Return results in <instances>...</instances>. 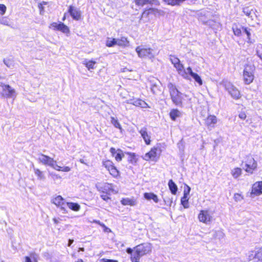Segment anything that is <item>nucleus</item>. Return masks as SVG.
Instances as JSON below:
<instances>
[{"label": "nucleus", "instance_id": "f257e3e1", "mask_svg": "<svg viewBox=\"0 0 262 262\" xmlns=\"http://www.w3.org/2000/svg\"><path fill=\"white\" fill-rule=\"evenodd\" d=\"M152 249V244L149 243H144L137 245L134 248V253L130 256L131 261L139 262L141 257L150 254Z\"/></svg>", "mask_w": 262, "mask_h": 262}, {"label": "nucleus", "instance_id": "f03ea898", "mask_svg": "<svg viewBox=\"0 0 262 262\" xmlns=\"http://www.w3.org/2000/svg\"><path fill=\"white\" fill-rule=\"evenodd\" d=\"M38 161L44 165L48 166L57 171L69 172L71 168L69 166L61 167L57 164V161L53 158L44 154H40L38 157Z\"/></svg>", "mask_w": 262, "mask_h": 262}, {"label": "nucleus", "instance_id": "7ed1b4c3", "mask_svg": "<svg viewBox=\"0 0 262 262\" xmlns=\"http://www.w3.org/2000/svg\"><path fill=\"white\" fill-rule=\"evenodd\" d=\"M167 86L173 103L177 105H181L182 104V94L171 83H168Z\"/></svg>", "mask_w": 262, "mask_h": 262}, {"label": "nucleus", "instance_id": "20e7f679", "mask_svg": "<svg viewBox=\"0 0 262 262\" xmlns=\"http://www.w3.org/2000/svg\"><path fill=\"white\" fill-rule=\"evenodd\" d=\"M221 84L222 85L228 93L234 99H239L241 97L239 91L227 80H223Z\"/></svg>", "mask_w": 262, "mask_h": 262}, {"label": "nucleus", "instance_id": "39448f33", "mask_svg": "<svg viewBox=\"0 0 262 262\" xmlns=\"http://www.w3.org/2000/svg\"><path fill=\"white\" fill-rule=\"evenodd\" d=\"M243 163H245V170L246 172L252 174L257 169V163L252 156L249 155L245 158Z\"/></svg>", "mask_w": 262, "mask_h": 262}, {"label": "nucleus", "instance_id": "423d86ee", "mask_svg": "<svg viewBox=\"0 0 262 262\" xmlns=\"http://www.w3.org/2000/svg\"><path fill=\"white\" fill-rule=\"evenodd\" d=\"M254 67L253 65L247 64L243 71V79L245 84H249L254 80Z\"/></svg>", "mask_w": 262, "mask_h": 262}, {"label": "nucleus", "instance_id": "0eeeda50", "mask_svg": "<svg viewBox=\"0 0 262 262\" xmlns=\"http://www.w3.org/2000/svg\"><path fill=\"white\" fill-rule=\"evenodd\" d=\"M246 255L248 262H262V247L249 251Z\"/></svg>", "mask_w": 262, "mask_h": 262}, {"label": "nucleus", "instance_id": "6e6552de", "mask_svg": "<svg viewBox=\"0 0 262 262\" xmlns=\"http://www.w3.org/2000/svg\"><path fill=\"white\" fill-rule=\"evenodd\" d=\"M136 51L139 57L141 58H148L152 59L155 57L156 54L153 49L146 48L143 46H138L136 48Z\"/></svg>", "mask_w": 262, "mask_h": 262}, {"label": "nucleus", "instance_id": "1a4fd4ad", "mask_svg": "<svg viewBox=\"0 0 262 262\" xmlns=\"http://www.w3.org/2000/svg\"><path fill=\"white\" fill-rule=\"evenodd\" d=\"M170 60L174 67L177 69L180 75L183 78L188 77L185 72L186 69H184L183 64L180 62V60L178 58L174 56H170Z\"/></svg>", "mask_w": 262, "mask_h": 262}, {"label": "nucleus", "instance_id": "9d476101", "mask_svg": "<svg viewBox=\"0 0 262 262\" xmlns=\"http://www.w3.org/2000/svg\"><path fill=\"white\" fill-rule=\"evenodd\" d=\"M161 151L159 147H154L144 156L143 159L146 161H157L161 154Z\"/></svg>", "mask_w": 262, "mask_h": 262}, {"label": "nucleus", "instance_id": "9b49d317", "mask_svg": "<svg viewBox=\"0 0 262 262\" xmlns=\"http://www.w3.org/2000/svg\"><path fill=\"white\" fill-rule=\"evenodd\" d=\"M102 165L113 177L117 178L119 176L120 172L114 166L112 161L108 160H103L102 161Z\"/></svg>", "mask_w": 262, "mask_h": 262}, {"label": "nucleus", "instance_id": "f8f14e48", "mask_svg": "<svg viewBox=\"0 0 262 262\" xmlns=\"http://www.w3.org/2000/svg\"><path fill=\"white\" fill-rule=\"evenodd\" d=\"M2 91L1 94L7 98H15L16 96V93L14 89L8 84H2Z\"/></svg>", "mask_w": 262, "mask_h": 262}, {"label": "nucleus", "instance_id": "ddd939ff", "mask_svg": "<svg viewBox=\"0 0 262 262\" xmlns=\"http://www.w3.org/2000/svg\"><path fill=\"white\" fill-rule=\"evenodd\" d=\"M96 187L99 191L103 193L111 194V193H117L118 192V190L115 189L112 184L106 183L102 185L98 184Z\"/></svg>", "mask_w": 262, "mask_h": 262}, {"label": "nucleus", "instance_id": "4468645a", "mask_svg": "<svg viewBox=\"0 0 262 262\" xmlns=\"http://www.w3.org/2000/svg\"><path fill=\"white\" fill-rule=\"evenodd\" d=\"M198 219L200 222L208 224L212 221V216L208 210H205L200 211Z\"/></svg>", "mask_w": 262, "mask_h": 262}, {"label": "nucleus", "instance_id": "2eb2a0df", "mask_svg": "<svg viewBox=\"0 0 262 262\" xmlns=\"http://www.w3.org/2000/svg\"><path fill=\"white\" fill-rule=\"evenodd\" d=\"M262 194V181L254 183L252 186L250 196L254 198Z\"/></svg>", "mask_w": 262, "mask_h": 262}, {"label": "nucleus", "instance_id": "dca6fc26", "mask_svg": "<svg viewBox=\"0 0 262 262\" xmlns=\"http://www.w3.org/2000/svg\"><path fill=\"white\" fill-rule=\"evenodd\" d=\"M186 74L187 75V78H184L187 80H190L192 77L194 81L197 82L199 86L203 84V81L201 77L196 73L192 72V69L190 67H188L186 69Z\"/></svg>", "mask_w": 262, "mask_h": 262}, {"label": "nucleus", "instance_id": "f3484780", "mask_svg": "<svg viewBox=\"0 0 262 262\" xmlns=\"http://www.w3.org/2000/svg\"><path fill=\"white\" fill-rule=\"evenodd\" d=\"M233 31L235 35L239 36L242 34V33L246 34L247 36V38L248 39V42H251L250 41V30L244 27H238L236 25H234L232 27Z\"/></svg>", "mask_w": 262, "mask_h": 262}, {"label": "nucleus", "instance_id": "a211bd4d", "mask_svg": "<svg viewBox=\"0 0 262 262\" xmlns=\"http://www.w3.org/2000/svg\"><path fill=\"white\" fill-rule=\"evenodd\" d=\"M125 102L127 103L132 104L136 106L140 107L143 108L149 107L146 102L140 99L135 98L133 97V98L126 100Z\"/></svg>", "mask_w": 262, "mask_h": 262}, {"label": "nucleus", "instance_id": "6ab92c4d", "mask_svg": "<svg viewBox=\"0 0 262 262\" xmlns=\"http://www.w3.org/2000/svg\"><path fill=\"white\" fill-rule=\"evenodd\" d=\"M50 28L60 31L63 33H69L70 32L68 27L62 23L59 24L53 23L50 25Z\"/></svg>", "mask_w": 262, "mask_h": 262}, {"label": "nucleus", "instance_id": "aec40b11", "mask_svg": "<svg viewBox=\"0 0 262 262\" xmlns=\"http://www.w3.org/2000/svg\"><path fill=\"white\" fill-rule=\"evenodd\" d=\"M52 202L56 206L60 207L63 212L65 213L66 212L65 206L67 202L64 201V199L61 195H58L54 198Z\"/></svg>", "mask_w": 262, "mask_h": 262}, {"label": "nucleus", "instance_id": "412c9836", "mask_svg": "<svg viewBox=\"0 0 262 262\" xmlns=\"http://www.w3.org/2000/svg\"><path fill=\"white\" fill-rule=\"evenodd\" d=\"M68 12L74 19L78 20L80 19L81 14V11L79 9L70 6L69 7Z\"/></svg>", "mask_w": 262, "mask_h": 262}, {"label": "nucleus", "instance_id": "4be33fe9", "mask_svg": "<svg viewBox=\"0 0 262 262\" xmlns=\"http://www.w3.org/2000/svg\"><path fill=\"white\" fill-rule=\"evenodd\" d=\"M243 11L244 13L249 17L253 19L254 17H256V10L255 9L251 8L249 7H244Z\"/></svg>", "mask_w": 262, "mask_h": 262}, {"label": "nucleus", "instance_id": "5701e85b", "mask_svg": "<svg viewBox=\"0 0 262 262\" xmlns=\"http://www.w3.org/2000/svg\"><path fill=\"white\" fill-rule=\"evenodd\" d=\"M217 119L214 115H209L206 120V124L208 127L213 128L217 123Z\"/></svg>", "mask_w": 262, "mask_h": 262}, {"label": "nucleus", "instance_id": "b1692460", "mask_svg": "<svg viewBox=\"0 0 262 262\" xmlns=\"http://www.w3.org/2000/svg\"><path fill=\"white\" fill-rule=\"evenodd\" d=\"M142 137L143 138L145 143L147 145L150 144V137L147 132V129L145 127L141 128L139 131Z\"/></svg>", "mask_w": 262, "mask_h": 262}, {"label": "nucleus", "instance_id": "393cba45", "mask_svg": "<svg viewBox=\"0 0 262 262\" xmlns=\"http://www.w3.org/2000/svg\"><path fill=\"white\" fill-rule=\"evenodd\" d=\"M82 64L84 65L89 71H91L95 68L96 62L93 60L85 59L82 61Z\"/></svg>", "mask_w": 262, "mask_h": 262}, {"label": "nucleus", "instance_id": "a878e982", "mask_svg": "<svg viewBox=\"0 0 262 262\" xmlns=\"http://www.w3.org/2000/svg\"><path fill=\"white\" fill-rule=\"evenodd\" d=\"M135 3L136 5L141 7L147 4H157L156 0H135Z\"/></svg>", "mask_w": 262, "mask_h": 262}, {"label": "nucleus", "instance_id": "bb28decb", "mask_svg": "<svg viewBox=\"0 0 262 262\" xmlns=\"http://www.w3.org/2000/svg\"><path fill=\"white\" fill-rule=\"evenodd\" d=\"M121 203L123 205L129 206H135L137 204L136 200L133 198H128L122 199L121 201Z\"/></svg>", "mask_w": 262, "mask_h": 262}, {"label": "nucleus", "instance_id": "cd10ccee", "mask_svg": "<svg viewBox=\"0 0 262 262\" xmlns=\"http://www.w3.org/2000/svg\"><path fill=\"white\" fill-rule=\"evenodd\" d=\"M242 174V169L239 167H235L231 170V174L235 179H238Z\"/></svg>", "mask_w": 262, "mask_h": 262}, {"label": "nucleus", "instance_id": "c85d7f7f", "mask_svg": "<svg viewBox=\"0 0 262 262\" xmlns=\"http://www.w3.org/2000/svg\"><path fill=\"white\" fill-rule=\"evenodd\" d=\"M129 41L127 40V38L125 37H121L120 38H117V45L125 47H127L129 45Z\"/></svg>", "mask_w": 262, "mask_h": 262}, {"label": "nucleus", "instance_id": "c756f323", "mask_svg": "<svg viewBox=\"0 0 262 262\" xmlns=\"http://www.w3.org/2000/svg\"><path fill=\"white\" fill-rule=\"evenodd\" d=\"M38 256L35 253H31L29 256H25L24 262H37Z\"/></svg>", "mask_w": 262, "mask_h": 262}, {"label": "nucleus", "instance_id": "7c9ffc66", "mask_svg": "<svg viewBox=\"0 0 262 262\" xmlns=\"http://www.w3.org/2000/svg\"><path fill=\"white\" fill-rule=\"evenodd\" d=\"M144 196L148 200H152L155 203H157L159 202L158 196L154 193H145Z\"/></svg>", "mask_w": 262, "mask_h": 262}, {"label": "nucleus", "instance_id": "2f4dec72", "mask_svg": "<svg viewBox=\"0 0 262 262\" xmlns=\"http://www.w3.org/2000/svg\"><path fill=\"white\" fill-rule=\"evenodd\" d=\"M33 170L35 174L37 176L38 180H45L46 179V177L43 171L36 168H34Z\"/></svg>", "mask_w": 262, "mask_h": 262}, {"label": "nucleus", "instance_id": "473e14b6", "mask_svg": "<svg viewBox=\"0 0 262 262\" xmlns=\"http://www.w3.org/2000/svg\"><path fill=\"white\" fill-rule=\"evenodd\" d=\"M66 206H67L70 209L75 211H78L80 209V205L75 203L67 202Z\"/></svg>", "mask_w": 262, "mask_h": 262}, {"label": "nucleus", "instance_id": "72a5a7b5", "mask_svg": "<svg viewBox=\"0 0 262 262\" xmlns=\"http://www.w3.org/2000/svg\"><path fill=\"white\" fill-rule=\"evenodd\" d=\"M181 115V112L177 109H172L169 114L170 118L173 121L176 120V118L179 117Z\"/></svg>", "mask_w": 262, "mask_h": 262}, {"label": "nucleus", "instance_id": "f704fd0d", "mask_svg": "<svg viewBox=\"0 0 262 262\" xmlns=\"http://www.w3.org/2000/svg\"><path fill=\"white\" fill-rule=\"evenodd\" d=\"M168 187L171 193L173 194H176L178 190V187L176 184L173 182L172 180H170L169 181Z\"/></svg>", "mask_w": 262, "mask_h": 262}, {"label": "nucleus", "instance_id": "c9c22d12", "mask_svg": "<svg viewBox=\"0 0 262 262\" xmlns=\"http://www.w3.org/2000/svg\"><path fill=\"white\" fill-rule=\"evenodd\" d=\"M49 174L55 183H57L58 181H61L62 179L61 177L55 172H49Z\"/></svg>", "mask_w": 262, "mask_h": 262}, {"label": "nucleus", "instance_id": "e433bc0d", "mask_svg": "<svg viewBox=\"0 0 262 262\" xmlns=\"http://www.w3.org/2000/svg\"><path fill=\"white\" fill-rule=\"evenodd\" d=\"M107 47H112L115 45H117V38H107L106 41Z\"/></svg>", "mask_w": 262, "mask_h": 262}, {"label": "nucleus", "instance_id": "4c0bfd02", "mask_svg": "<svg viewBox=\"0 0 262 262\" xmlns=\"http://www.w3.org/2000/svg\"><path fill=\"white\" fill-rule=\"evenodd\" d=\"M111 123L116 127V128H119L120 131L121 132L122 130V127L120 124V123L119 122L118 120L115 118L114 117H111Z\"/></svg>", "mask_w": 262, "mask_h": 262}, {"label": "nucleus", "instance_id": "58836bf2", "mask_svg": "<svg viewBox=\"0 0 262 262\" xmlns=\"http://www.w3.org/2000/svg\"><path fill=\"white\" fill-rule=\"evenodd\" d=\"M165 3L168 5L172 6L178 5L183 3L185 0H163Z\"/></svg>", "mask_w": 262, "mask_h": 262}, {"label": "nucleus", "instance_id": "ea45409f", "mask_svg": "<svg viewBox=\"0 0 262 262\" xmlns=\"http://www.w3.org/2000/svg\"><path fill=\"white\" fill-rule=\"evenodd\" d=\"M181 202L184 208H188L189 207L188 196L183 195L181 199Z\"/></svg>", "mask_w": 262, "mask_h": 262}, {"label": "nucleus", "instance_id": "a19ab883", "mask_svg": "<svg viewBox=\"0 0 262 262\" xmlns=\"http://www.w3.org/2000/svg\"><path fill=\"white\" fill-rule=\"evenodd\" d=\"M124 154L123 153V151L121 149H118V152L114 156L115 160L118 162H120L122 160Z\"/></svg>", "mask_w": 262, "mask_h": 262}, {"label": "nucleus", "instance_id": "79ce46f5", "mask_svg": "<svg viewBox=\"0 0 262 262\" xmlns=\"http://www.w3.org/2000/svg\"><path fill=\"white\" fill-rule=\"evenodd\" d=\"M256 55L262 60V45L258 44L256 48Z\"/></svg>", "mask_w": 262, "mask_h": 262}, {"label": "nucleus", "instance_id": "37998d69", "mask_svg": "<svg viewBox=\"0 0 262 262\" xmlns=\"http://www.w3.org/2000/svg\"><path fill=\"white\" fill-rule=\"evenodd\" d=\"M47 3H48L46 2H42L41 3H40L38 4V7L39 9L40 14L43 15L44 14L45 8L43 7V5H47Z\"/></svg>", "mask_w": 262, "mask_h": 262}, {"label": "nucleus", "instance_id": "c03bdc74", "mask_svg": "<svg viewBox=\"0 0 262 262\" xmlns=\"http://www.w3.org/2000/svg\"><path fill=\"white\" fill-rule=\"evenodd\" d=\"M127 155L129 156V161L132 163H134L137 162V159L136 158V155L134 153L127 152Z\"/></svg>", "mask_w": 262, "mask_h": 262}, {"label": "nucleus", "instance_id": "a18cd8bd", "mask_svg": "<svg viewBox=\"0 0 262 262\" xmlns=\"http://www.w3.org/2000/svg\"><path fill=\"white\" fill-rule=\"evenodd\" d=\"M157 10L154 9H149L148 10L144 11L142 14V17H144V16H147L149 13H155V11Z\"/></svg>", "mask_w": 262, "mask_h": 262}, {"label": "nucleus", "instance_id": "49530a36", "mask_svg": "<svg viewBox=\"0 0 262 262\" xmlns=\"http://www.w3.org/2000/svg\"><path fill=\"white\" fill-rule=\"evenodd\" d=\"M0 24L4 25H6V26L10 25L9 21L8 19L5 17L1 18Z\"/></svg>", "mask_w": 262, "mask_h": 262}, {"label": "nucleus", "instance_id": "de8ad7c7", "mask_svg": "<svg viewBox=\"0 0 262 262\" xmlns=\"http://www.w3.org/2000/svg\"><path fill=\"white\" fill-rule=\"evenodd\" d=\"M4 62L5 63V64L8 68H11V67H12L13 66V62L10 59H4Z\"/></svg>", "mask_w": 262, "mask_h": 262}, {"label": "nucleus", "instance_id": "09e8293b", "mask_svg": "<svg viewBox=\"0 0 262 262\" xmlns=\"http://www.w3.org/2000/svg\"><path fill=\"white\" fill-rule=\"evenodd\" d=\"M6 6L4 4H0V14L3 15L6 11Z\"/></svg>", "mask_w": 262, "mask_h": 262}, {"label": "nucleus", "instance_id": "8fccbe9b", "mask_svg": "<svg viewBox=\"0 0 262 262\" xmlns=\"http://www.w3.org/2000/svg\"><path fill=\"white\" fill-rule=\"evenodd\" d=\"M151 91L154 94H157L159 91L156 84L152 85L151 87Z\"/></svg>", "mask_w": 262, "mask_h": 262}, {"label": "nucleus", "instance_id": "3c124183", "mask_svg": "<svg viewBox=\"0 0 262 262\" xmlns=\"http://www.w3.org/2000/svg\"><path fill=\"white\" fill-rule=\"evenodd\" d=\"M234 199L235 201H240L243 199V198L240 194L235 193L234 195Z\"/></svg>", "mask_w": 262, "mask_h": 262}, {"label": "nucleus", "instance_id": "603ef678", "mask_svg": "<svg viewBox=\"0 0 262 262\" xmlns=\"http://www.w3.org/2000/svg\"><path fill=\"white\" fill-rule=\"evenodd\" d=\"M238 117L240 119L245 120L247 117V115L245 112H241L239 113Z\"/></svg>", "mask_w": 262, "mask_h": 262}, {"label": "nucleus", "instance_id": "864d4df0", "mask_svg": "<svg viewBox=\"0 0 262 262\" xmlns=\"http://www.w3.org/2000/svg\"><path fill=\"white\" fill-rule=\"evenodd\" d=\"M110 194H106V193H102L101 195V198L104 201H107L109 199H110V197L108 195H110Z\"/></svg>", "mask_w": 262, "mask_h": 262}, {"label": "nucleus", "instance_id": "5fc2aeb1", "mask_svg": "<svg viewBox=\"0 0 262 262\" xmlns=\"http://www.w3.org/2000/svg\"><path fill=\"white\" fill-rule=\"evenodd\" d=\"M110 152L112 154V155L114 157V156L116 155V154L118 152V149L116 150L114 147H111L110 148Z\"/></svg>", "mask_w": 262, "mask_h": 262}, {"label": "nucleus", "instance_id": "6e6d98bb", "mask_svg": "<svg viewBox=\"0 0 262 262\" xmlns=\"http://www.w3.org/2000/svg\"><path fill=\"white\" fill-rule=\"evenodd\" d=\"M190 191V188L187 186V189H185L184 190V195L188 196Z\"/></svg>", "mask_w": 262, "mask_h": 262}, {"label": "nucleus", "instance_id": "4d7b16f0", "mask_svg": "<svg viewBox=\"0 0 262 262\" xmlns=\"http://www.w3.org/2000/svg\"><path fill=\"white\" fill-rule=\"evenodd\" d=\"M100 262H117V261L112 259L102 258L100 259Z\"/></svg>", "mask_w": 262, "mask_h": 262}, {"label": "nucleus", "instance_id": "13d9d810", "mask_svg": "<svg viewBox=\"0 0 262 262\" xmlns=\"http://www.w3.org/2000/svg\"><path fill=\"white\" fill-rule=\"evenodd\" d=\"M126 252L127 253L130 254L132 255V254H133L134 253V250L130 248H128L126 249Z\"/></svg>", "mask_w": 262, "mask_h": 262}, {"label": "nucleus", "instance_id": "bf43d9fd", "mask_svg": "<svg viewBox=\"0 0 262 262\" xmlns=\"http://www.w3.org/2000/svg\"><path fill=\"white\" fill-rule=\"evenodd\" d=\"M93 222L95 223H96V224H98V225H99L101 226H104V224L103 223H101L99 221L94 220L93 221Z\"/></svg>", "mask_w": 262, "mask_h": 262}, {"label": "nucleus", "instance_id": "052dcab7", "mask_svg": "<svg viewBox=\"0 0 262 262\" xmlns=\"http://www.w3.org/2000/svg\"><path fill=\"white\" fill-rule=\"evenodd\" d=\"M53 221L54 223L55 224H58V223H59V221H58V220H57V219H56V218H54V219H53Z\"/></svg>", "mask_w": 262, "mask_h": 262}, {"label": "nucleus", "instance_id": "680f3d73", "mask_svg": "<svg viewBox=\"0 0 262 262\" xmlns=\"http://www.w3.org/2000/svg\"><path fill=\"white\" fill-rule=\"evenodd\" d=\"M104 228V231H107L108 230H110L109 228H108L106 226L104 225V226H102Z\"/></svg>", "mask_w": 262, "mask_h": 262}, {"label": "nucleus", "instance_id": "e2e57ef3", "mask_svg": "<svg viewBox=\"0 0 262 262\" xmlns=\"http://www.w3.org/2000/svg\"><path fill=\"white\" fill-rule=\"evenodd\" d=\"M73 242H74L73 239H69L68 246H70L73 243Z\"/></svg>", "mask_w": 262, "mask_h": 262}, {"label": "nucleus", "instance_id": "0e129e2a", "mask_svg": "<svg viewBox=\"0 0 262 262\" xmlns=\"http://www.w3.org/2000/svg\"><path fill=\"white\" fill-rule=\"evenodd\" d=\"M120 96L123 98H126V96H123V92H121L120 93Z\"/></svg>", "mask_w": 262, "mask_h": 262}, {"label": "nucleus", "instance_id": "69168bd1", "mask_svg": "<svg viewBox=\"0 0 262 262\" xmlns=\"http://www.w3.org/2000/svg\"><path fill=\"white\" fill-rule=\"evenodd\" d=\"M79 251H84V249L83 248H79Z\"/></svg>", "mask_w": 262, "mask_h": 262}, {"label": "nucleus", "instance_id": "338daca9", "mask_svg": "<svg viewBox=\"0 0 262 262\" xmlns=\"http://www.w3.org/2000/svg\"><path fill=\"white\" fill-rule=\"evenodd\" d=\"M76 262H83L81 259H79Z\"/></svg>", "mask_w": 262, "mask_h": 262}, {"label": "nucleus", "instance_id": "774afa93", "mask_svg": "<svg viewBox=\"0 0 262 262\" xmlns=\"http://www.w3.org/2000/svg\"><path fill=\"white\" fill-rule=\"evenodd\" d=\"M80 162L81 163H84V161H83V160H82V159H80Z\"/></svg>", "mask_w": 262, "mask_h": 262}]
</instances>
